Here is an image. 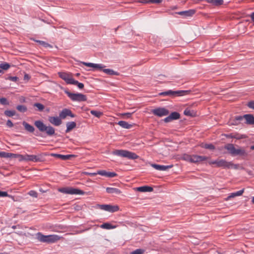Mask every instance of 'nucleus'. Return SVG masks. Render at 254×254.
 <instances>
[{
    "label": "nucleus",
    "mask_w": 254,
    "mask_h": 254,
    "mask_svg": "<svg viewBox=\"0 0 254 254\" xmlns=\"http://www.w3.org/2000/svg\"><path fill=\"white\" fill-rule=\"evenodd\" d=\"M35 126L38 129L41 133H44L46 136H53L56 135L55 129L51 126H46L41 120L35 121L34 123ZM37 136H40L45 137V135H43L42 134H35Z\"/></svg>",
    "instance_id": "obj_1"
},
{
    "label": "nucleus",
    "mask_w": 254,
    "mask_h": 254,
    "mask_svg": "<svg viewBox=\"0 0 254 254\" xmlns=\"http://www.w3.org/2000/svg\"><path fill=\"white\" fill-rule=\"evenodd\" d=\"M81 64H82L83 65L88 66V67H93V70L94 69H99L100 70H102L104 72L106 73L108 75H119L120 73L117 71H115L111 69H104V67H105V65H104L102 64H94V63H86L84 62H81Z\"/></svg>",
    "instance_id": "obj_2"
},
{
    "label": "nucleus",
    "mask_w": 254,
    "mask_h": 254,
    "mask_svg": "<svg viewBox=\"0 0 254 254\" xmlns=\"http://www.w3.org/2000/svg\"><path fill=\"white\" fill-rule=\"evenodd\" d=\"M36 236L39 241L43 243H54L60 239V237L58 235H44L40 232L37 233Z\"/></svg>",
    "instance_id": "obj_3"
},
{
    "label": "nucleus",
    "mask_w": 254,
    "mask_h": 254,
    "mask_svg": "<svg viewBox=\"0 0 254 254\" xmlns=\"http://www.w3.org/2000/svg\"><path fill=\"white\" fill-rule=\"evenodd\" d=\"M114 155L127 158L128 159L134 160L139 158L135 153L126 150H115L112 152Z\"/></svg>",
    "instance_id": "obj_4"
},
{
    "label": "nucleus",
    "mask_w": 254,
    "mask_h": 254,
    "mask_svg": "<svg viewBox=\"0 0 254 254\" xmlns=\"http://www.w3.org/2000/svg\"><path fill=\"white\" fill-rule=\"evenodd\" d=\"M224 148L228 150L229 154L232 156H246L247 153L244 149L240 148H236L234 145L231 143L227 144L224 146Z\"/></svg>",
    "instance_id": "obj_5"
},
{
    "label": "nucleus",
    "mask_w": 254,
    "mask_h": 254,
    "mask_svg": "<svg viewBox=\"0 0 254 254\" xmlns=\"http://www.w3.org/2000/svg\"><path fill=\"white\" fill-rule=\"evenodd\" d=\"M190 90H178L172 91L171 90L159 93L160 96H182L189 94Z\"/></svg>",
    "instance_id": "obj_6"
},
{
    "label": "nucleus",
    "mask_w": 254,
    "mask_h": 254,
    "mask_svg": "<svg viewBox=\"0 0 254 254\" xmlns=\"http://www.w3.org/2000/svg\"><path fill=\"white\" fill-rule=\"evenodd\" d=\"M64 92L73 101L82 102L87 100L86 96L81 93H72L68 90H65Z\"/></svg>",
    "instance_id": "obj_7"
},
{
    "label": "nucleus",
    "mask_w": 254,
    "mask_h": 254,
    "mask_svg": "<svg viewBox=\"0 0 254 254\" xmlns=\"http://www.w3.org/2000/svg\"><path fill=\"white\" fill-rule=\"evenodd\" d=\"M59 191L64 193L70 194H84L85 193V192L82 190L71 187L60 188Z\"/></svg>",
    "instance_id": "obj_8"
},
{
    "label": "nucleus",
    "mask_w": 254,
    "mask_h": 254,
    "mask_svg": "<svg viewBox=\"0 0 254 254\" xmlns=\"http://www.w3.org/2000/svg\"><path fill=\"white\" fill-rule=\"evenodd\" d=\"M238 164H234L232 162H227L224 159H219L218 167H222L224 169L234 168L238 169L239 168Z\"/></svg>",
    "instance_id": "obj_9"
},
{
    "label": "nucleus",
    "mask_w": 254,
    "mask_h": 254,
    "mask_svg": "<svg viewBox=\"0 0 254 254\" xmlns=\"http://www.w3.org/2000/svg\"><path fill=\"white\" fill-rule=\"evenodd\" d=\"M151 113L155 116L162 117L169 114V111L163 107H159L151 110Z\"/></svg>",
    "instance_id": "obj_10"
},
{
    "label": "nucleus",
    "mask_w": 254,
    "mask_h": 254,
    "mask_svg": "<svg viewBox=\"0 0 254 254\" xmlns=\"http://www.w3.org/2000/svg\"><path fill=\"white\" fill-rule=\"evenodd\" d=\"M58 75L60 78L64 80L67 84H71V82L73 80L72 77V74L71 73H67L65 72H59Z\"/></svg>",
    "instance_id": "obj_11"
},
{
    "label": "nucleus",
    "mask_w": 254,
    "mask_h": 254,
    "mask_svg": "<svg viewBox=\"0 0 254 254\" xmlns=\"http://www.w3.org/2000/svg\"><path fill=\"white\" fill-rule=\"evenodd\" d=\"M26 157L25 158V161H33L34 162H42L44 160L43 156L42 154L35 155H28L26 154Z\"/></svg>",
    "instance_id": "obj_12"
},
{
    "label": "nucleus",
    "mask_w": 254,
    "mask_h": 254,
    "mask_svg": "<svg viewBox=\"0 0 254 254\" xmlns=\"http://www.w3.org/2000/svg\"><path fill=\"white\" fill-rule=\"evenodd\" d=\"M180 114L178 112H174L170 114L167 117L165 118L164 119V121L165 123H169L172 121L173 120H178L180 118Z\"/></svg>",
    "instance_id": "obj_13"
},
{
    "label": "nucleus",
    "mask_w": 254,
    "mask_h": 254,
    "mask_svg": "<svg viewBox=\"0 0 254 254\" xmlns=\"http://www.w3.org/2000/svg\"><path fill=\"white\" fill-rule=\"evenodd\" d=\"M195 12L196 10L195 9H189L188 10L177 12L176 13L182 16L183 18H187L192 16Z\"/></svg>",
    "instance_id": "obj_14"
},
{
    "label": "nucleus",
    "mask_w": 254,
    "mask_h": 254,
    "mask_svg": "<svg viewBox=\"0 0 254 254\" xmlns=\"http://www.w3.org/2000/svg\"><path fill=\"white\" fill-rule=\"evenodd\" d=\"M59 115L60 118L62 119H65L67 116H70L71 118L75 117V115L73 114L69 109L66 108L63 109L60 112Z\"/></svg>",
    "instance_id": "obj_15"
},
{
    "label": "nucleus",
    "mask_w": 254,
    "mask_h": 254,
    "mask_svg": "<svg viewBox=\"0 0 254 254\" xmlns=\"http://www.w3.org/2000/svg\"><path fill=\"white\" fill-rule=\"evenodd\" d=\"M48 121L51 124L55 126H59L62 123L60 117H49Z\"/></svg>",
    "instance_id": "obj_16"
},
{
    "label": "nucleus",
    "mask_w": 254,
    "mask_h": 254,
    "mask_svg": "<svg viewBox=\"0 0 254 254\" xmlns=\"http://www.w3.org/2000/svg\"><path fill=\"white\" fill-rule=\"evenodd\" d=\"M243 120L244 116H237L232 118L229 121V124L231 125H238Z\"/></svg>",
    "instance_id": "obj_17"
},
{
    "label": "nucleus",
    "mask_w": 254,
    "mask_h": 254,
    "mask_svg": "<svg viewBox=\"0 0 254 254\" xmlns=\"http://www.w3.org/2000/svg\"><path fill=\"white\" fill-rule=\"evenodd\" d=\"M208 158L204 156L192 155L191 163H199L207 160Z\"/></svg>",
    "instance_id": "obj_18"
},
{
    "label": "nucleus",
    "mask_w": 254,
    "mask_h": 254,
    "mask_svg": "<svg viewBox=\"0 0 254 254\" xmlns=\"http://www.w3.org/2000/svg\"><path fill=\"white\" fill-rule=\"evenodd\" d=\"M151 166L155 168V169L159 170V171H166L168 169L171 168L173 167V165H161L159 164H152Z\"/></svg>",
    "instance_id": "obj_19"
},
{
    "label": "nucleus",
    "mask_w": 254,
    "mask_h": 254,
    "mask_svg": "<svg viewBox=\"0 0 254 254\" xmlns=\"http://www.w3.org/2000/svg\"><path fill=\"white\" fill-rule=\"evenodd\" d=\"M245 119V123L248 125H254V117L252 114H246L244 115Z\"/></svg>",
    "instance_id": "obj_20"
},
{
    "label": "nucleus",
    "mask_w": 254,
    "mask_h": 254,
    "mask_svg": "<svg viewBox=\"0 0 254 254\" xmlns=\"http://www.w3.org/2000/svg\"><path fill=\"white\" fill-rule=\"evenodd\" d=\"M52 156L55 157L56 158H60L63 160H66L70 159L71 157H74V155H62L60 154H51Z\"/></svg>",
    "instance_id": "obj_21"
},
{
    "label": "nucleus",
    "mask_w": 254,
    "mask_h": 254,
    "mask_svg": "<svg viewBox=\"0 0 254 254\" xmlns=\"http://www.w3.org/2000/svg\"><path fill=\"white\" fill-rule=\"evenodd\" d=\"M136 190L140 192H151L153 190V189L151 187L144 186L136 188Z\"/></svg>",
    "instance_id": "obj_22"
},
{
    "label": "nucleus",
    "mask_w": 254,
    "mask_h": 254,
    "mask_svg": "<svg viewBox=\"0 0 254 254\" xmlns=\"http://www.w3.org/2000/svg\"><path fill=\"white\" fill-rule=\"evenodd\" d=\"M106 191L108 193L119 194L122 191L117 188L108 187L106 188Z\"/></svg>",
    "instance_id": "obj_23"
},
{
    "label": "nucleus",
    "mask_w": 254,
    "mask_h": 254,
    "mask_svg": "<svg viewBox=\"0 0 254 254\" xmlns=\"http://www.w3.org/2000/svg\"><path fill=\"white\" fill-rule=\"evenodd\" d=\"M226 136L227 138H236L237 139H241L246 137L244 135H241L239 133H230L229 134H226Z\"/></svg>",
    "instance_id": "obj_24"
},
{
    "label": "nucleus",
    "mask_w": 254,
    "mask_h": 254,
    "mask_svg": "<svg viewBox=\"0 0 254 254\" xmlns=\"http://www.w3.org/2000/svg\"><path fill=\"white\" fill-rule=\"evenodd\" d=\"M22 125L24 126L25 130L27 131L32 133L35 131V128L27 122L24 121L22 123Z\"/></svg>",
    "instance_id": "obj_25"
},
{
    "label": "nucleus",
    "mask_w": 254,
    "mask_h": 254,
    "mask_svg": "<svg viewBox=\"0 0 254 254\" xmlns=\"http://www.w3.org/2000/svg\"><path fill=\"white\" fill-rule=\"evenodd\" d=\"M66 129L65 132H69L72 129L76 127V124L74 122H70L66 123Z\"/></svg>",
    "instance_id": "obj_26"
},
{
    "label": "nucleus",
    "mask_w": 254,
    "mask_h": 254,
    "mask_svg": "<svg viewBox=\"0 0 254 254\" xmlns=\"http://www.w3.org/2000/svg\"><path fill=\"white\" fill-rule=\"evenodd\" d=\"M207 3H211L214 6H220L223 4V0H205Z\"/></svg>",
    "instance_id": "obj_27"
},
{
    "label": "nucleus",
    "mask_w": 254,
    "mask_h": 254,
    "mask_svg": "<svg viewBox=\"0 0 254 254\" xmlns=\"http://www.w3.org/2000/svg\"><path fill=\"white\" fill-rule=\"evenodd\" d=\"M118 125L122 127L123 128H126V129H129L133 125L131 124H129L128 123H127L126 121H120L118 123Z\"/></svg>",
    "instance_id": "obj_28"
},
{
    "label": "nucleus",
    "mask_w": 254,
    "mask_h": 254,
    "mask_svg": "<svg viewBox=\"0 0 254 254\" xmlns=\"http://www.w3.org/2000/svg\"><path fill=\"white\" fill-rule=\"evenodd\" d=\"M244 191V189L235 192L231 193L229 196H228L227 200H229L231 198H233L237 196L242 195Z\"/></svg>",
    "instance_id": "obj_29"
},
{
    "label": "nucleus",
    "mask_w": 254,
    "mask_h": 254,
    "mask_svg": "<svg viewBox=\"0 0 254 254\" xmlns=\"http://www.w3.org/2000/svg\"><path fill=\"white\" fill-rule=\"evenodd\" d=\"M35 41L38 43H39L40 45L42 46L43 47L47 48H52L53 46L49 44L48 43H46L45 41H41V40H35Z\"/></svg>",
    "instance_id": "obj_30"
},
{
    "label": "nucleus",
    "mask_w": 254,
    "mask_h": 254,
    "mask_svg": "<svg viewBox=\"0 0 254 254\" xmlns=\"http://www.w3.org/2000/svg\"><path fill=\"white\" fill-rule=\"evenodd\" d=\"M100 175L103 176H107L108 172L106 171L105 170H99L96 173H91L90 174V175L92 176H94L96 175Z\"/></svg>",
    "instance_id": "obj_31"
},
{
    "label": "nucleus",
    "mask_w": 254,
    "mask_h": 254,
    "mask_svg": "<svg viewBox=\"0 0 254 254\" xmlns=\"http://www.w3.org/2000/svg\"><path fill=\"white\" fill-rule=\"evenodd\" d=\"M184 115L188 116L194 117L195 115V113L189 109L188 108L185 109L184 112Z\"/></svg>",
    "instance_id": "obj_32"
},
{
    "label": "nucleus",
    "mask_w": 254,
    "mask_h": 254,
    "mask_svg": "<svg viewBox=\"0 0 254 254\" xmlns=\"http://www.w3.org/2000/svg\"><path fill=\"white\" fill-rule=\"evenodd\" d=\"M109 208L108 212H117L120 209L119 206L118 205H112L110 204L109 205Z\"/></svg>",
    "instance_id": "obj_33"
},
{
    "label": "nucleus",
    "mask_w": 254,
    "mask_h": 254,
    "mask_svg": "<svg viewBox=\"0 0 254 254\" xmlns=\"http://www.w3.org/2000/svg\"><path fill=\"white\" fill-rule=\"evenodd\" d=\"M13 155V153H7L4 151L0 152V157L2 158H11V157Z\"/></svg>",
    "instance_id": "obj_34"
},
{
    "label": "nucleus",
    "mask_w": 254,
    "mask_h": 254,
    "mask_svg": "<svg viewBox=\"0 0 254 254\" xmlns=\"http://www.w3.org/2000/svg\"><path fill=\"white\" fill-rule=\"evenodd\" d=\"M100 227L103 229H111L115 228V226H112L111 224L108 223H105L100 226Z\"/></svg>",
    "instance_id": "obj_35"
},
{
    "label": "nucleus",
    "mask_w": 254,
    "mask_h": 254,
    "mask_svg": "<svg viewBox=\"0 0 254 254\" xmlns=\"http://www.w3.org/2000/svg\"><path fill=\"white\" fill-rule=\"evenodd\" d=\"M33 106L38 108V110L40 112H42L45 109V106L39 103H35L33 104Z\"/></svg>",
    "instance_id": "obj_36"
},
{
    "label": "nucleus",
    "mask_w": 254,
    "mask_h": 254,
    "mask_svg": "<svg viewBox=\"0 0 254 254\" xmlns=\"http://www.w3.org/2000/svg\"><path fill=\"white\" fill-rule=\"evenodd\" d=\"M16 109L18 111H19L20 112H21V113H24V112H26L27 110V107L25 105H18L16 107Z\"/></svg>",
    "instance_id": "obj_37"
},
{
    "label": "nucleus",
    "mask_w": 254,
    "mask_h": 254,
    "mask_svg": "<svg viewBox=\"0 0 254 254\" xmlns=\"http://www.w3.org/2000/svg\"><path fill=\"white\" fill-rule=\"evenodd\" d=\"M4 114L6 116L11 117L14 116L16 112L14 110H5Z\"/></svg>",
    "instance_id": "obj_38"
},
{
    "label": "nucleus",
    "mask_w": 254,
    "mask_h": 254,
    "mask_svg": "<svg viewBox=\"0 0 254 254\" xmlns=\"http://www.w3.org/2000/svg\"><path fill=\"white\" fill-rule=\"evenodd\" d=\"M71 84L76 85L79 89H83L84 88V84L82 83L79 82L78 81L73 79Z\"/></svg>",
    "instance_id": "obj_39"
},
{
    "label": "nucleus",
    "mask_w": 254,
    "mask_h": 254,
    "mask_svg": "<svg viewBox=\"0 0 254 254\" xmlns=\"http://www.w3.org/2000/svg\"><path fill=\"white\" fill-rule=\"evenodd\" d=\"M201 147L204 148L209 149V150H214L215 149V146L212 144L206 143V144H202Z\"/></svg>",
    "instance_id": "obj_40"
},
{
    "label": "nucleus",
    "mask_w": 254,
    "mask_h": 254,
    "mask_svg": "<svg viewBox=\"0 0 254 254\" xmlns=\"http://www.w3.org/2000/svg\"><path fill=\"white\" fill-rule=\"evenodd\" d=\"M90 113L96 117L100 118L103 113L100 111L96 110H91Z\"/></svg>",
    "instance_id": "obj_41"
},
{
    "label": "nucleus",
    "mask_w": 254,
    "mask_h": 254,
    "mask_svg": "<svg viewBox=\"0 0 254 254\" xmlns=\"http://www.w3.org/2000/svg\"><path fill=\"white\" fill-rule=\"evenodd\" d=\"M10 67V65L7 63H2L0 64V68L3 70H7Z\"/></svg>",
    "instance_id": "obj_42"
},
{
    "label": "nucleus",
    "mask_w": 254,
    "mask_h": 254,
    "mask_svg": "<svg viewBox=\"0 0 254 254\" xmlns=\"http://www.w3.org/2000/svg\"><path fill=\"white\" fill-rule=\"evenodd\" d=\"M145 250L141 249H136L130 253V254H143Z\"/></svg>",
    "instance_id": "obj_43"
},
{
    "label": "nucleus",
    "mask_w": 254,
    "mask_h": 254,
    "mask_svg": "<svg viewBox=\"0 0 254 254\" xmlns=\"http://www.w3.org/2000/svg\"><path fill=\"white\" fill-rule=\"evenodd\" d=\"M110 204H100L98 205V207L100 209L104 210L106 211H108L109 207Z\"/></svg>",
    "instance_id": "obj_44"
},
{
    "label": "nucleus",
    "mask_w": 254,
    "mask_h": 254,
    "mask_svg": "<svg viewBox=\"0 0 254 254\" xmlns=\"http://www.w3.org/2000/svg\"><path fill=\"white\" fill-rule=\"evenodd\" d=\"M0 103L3 105H9V102L7 101V99L4 97L0 98Z\"/></svg>",
    "instance_id": "obj_45"
},
{
    "label": "nucleus",
    "mask_w": 254,
    "mask_h": 254,
    "mask_svg": "<svg viewBox=\"0 0 254 254\" xmlns=\"http://www.w3.org/2000/svg\"><path fill=\"white\" fill-rule=\"evenodd\" d=\"M192 156L187 154H184L183 156V159L185 160L191 162Z\"/></svg>",
    "instance_id": "obj_46"
},
{
    "label": "nucleus",
    "mask_w": 254,
    "mask_h": 254,
    "mask_svg": "<svg viewBox=\"0 0 254 254\" xmlns=\"http://www.w3.org/2000/svg\"><path fill=\"white\" fill-rule=\"evenodd\" d=\"M28 194L34 197L37 198L38 197V193L35 190H30Z\"/></svg>",
    "instance_id": "obj_47"
},
{
    "label": "nucleus",
    "mask_w": 254,
    "mask_h": 254,
    "mask_svg": "<svg viewBox=\"0 0 254 254\" xmlns=\"http://www.w3.org/2000/svg\"><path fill=\"white\" fill-rule=\"evenodd\" d=\"M219 159H217L215 161H210L208 162V163L210 165H212V164L215 165V167H218V163H219Z\"/></svg>",
    "instance_id": "obj_48"
},
{
    "label": "nucleus",
    "mask_w": 254,
    "mask_h": 254,
    "mask_svg": "<svg viewBox=\"0 0 254 254\" xmlns=\"http://www.w3.org/2000/svg\"><path fill=\"white\" fill-rule=\"evenodd\" d=\"M247 105L249 108L254 110V101L249 102Z\"/></svg>",
    "instance_id": "obj_49"
},
{
    "label": "nucleus",
    "mask_w": 254,
    "mask_h": 254,
    "mask_svg": "<svg viewBox=\"0 0 254 254\" xmlns=\"http://www.w3.org/2000/svg\"><path fill=\"white\" fill-rule=\"evenodd\" d=\"M117 176V174L115 172H108L107 177L113 178Z\"/></svg>",
    "instance_id": "obj_50"
},
{
    "label": "nucleus",
    "mask_w": 254,
    "mask_h": 254,
    "mask_svg": "<svg viewBox=\"0 0 254 254\" xmlns=\"http://www.w3.org/2000/svg\"><path fill=\"white\" fill-rule=\"evenodd\" d=\"M8 79L13 82H16L18 80L19 78L17 76H9Z\"/></svg>",
    "instance_id": "obj_51"
},
{
    "label": "nucleus",
    "mask_w": 254,
    "mask_h": 254,
    "mask_svg": "<svg viewBox=\"0 0 254 254\" xmlns=\"http://www.w3.org/2000/svg\"><path fill=\"white\" fill-rule=\"evenodd\" d=\"M9 195L6 191H2L0 190V197L9 196Z\"/></svg>",
    "instance_id": "obj_52"
},
{
    "label": "nucleus",
    "mask_w": 254,
    "mask_h": 254,
    "mask_svg": "<svg viewBox=\"0 0 254 254\" xmlns=\"http://www.w3.org/2000/svg\"><path fill=\"white\" fill-rule=\"evenodd\" d=\"M150 3H160L163 0H147Z\"/></svg>",
    "instance_id": "obj_53"
},
{
    "label": "nucleus",
    "mask_w": 254,
    "mask_h": 254,
    "mask_svg": "<svg viewBox=\"0 0 254 254\" xmlns=\"http://www.w3.org/2000/svg\"><path fill=\"white\" fill-rule=\"evenodd\" d=\"M17 157L19 158V160L20 161H22V160L25 161V158H26V155H23L18 154V155H17Z\"/></svg>",
    "instance_id": "obj_54"
},
{
    "label": "nucleus",
    "mask_w": 254,
    "mask_h": 254,
    "mask_svg": "<svg viewBox=\"0 0 254 254\" xmlns=\"http://www.w3.org/2000/svg\"><path fill=\"white\" fill-rule=\"evenodd\" d=\"M6 125H7V127H12L13 126V123L9 120H7V121L6 122Z\"/></svg>",
    "instance_id": "obj_55"
},
{
    "label": "nucleus",
    "mask_w": 254,
    "mask_h": 254,
    "mask_svg": "<svg viewBox=\"0 0 254 254\" xmlns=\"http://www.w3.org/2000/svg\"><path fill=\"white\" fill-rule=\"evenodd\" d=\"M132 113H127L122 114L123 116H125L127 118H130L131 116Z\"/></svg>",
    "instance_id": "obj_56"
},
{
    "label": "nucleus",
    "mask_w": 254,
    "mask_h": 254,
    "mask_svg": "<svg viewBox=\"0 0 254 254\" xmlns=\"http://www.w3.org/2000/svg\"><path fill=\"white\" fill-rule=\"evenodd\" d=\"M30 79V76L28 74H25L24 76V80H29Z\"/></svg>",
    "instance_id": "obj_57"
},
{
    "label": "nucleus",
    "mask_w": 254,
    "mask_h": 254,
    "mask_svg": "<svg viewBox=\"0 0 254 254\" xmlns=\"http://www.w3.org/2000/svg\"><path fill=\"white\" fill-rule=\"evenodd\" d=\"M250 17L252 18L253 21L254 22V12L251 14Z\"/></svg>",
    "instance_id": "obj_58"
},
{
    "label": "nucleus",
    "mask_w": 254,
    "mask_h": 254,
    "mask_svg": "<svg viewBox=\"0 0 254 254\" xmlns=\"http://www.w3.org/2000/svg\"><path fill=\"white\" fill-rule=\"evenodd\" d=\"M142 2H143V3H150V2L148 1L147 0H142Z\"/></svg>",
    "instance_id": "obj_59"
},
{
    "label": "nucleus",
    "mask_w": 254,
    "mask_h": 254,
    "mask_svg": "<svg viewBox=\"0 0 254 254\" xmlns=\"http://www.w3.org/2000/svg\"><path fill=\"white\" fill-rule=\"evenodd\" d=\"M17 155L18 154H13V155H12L11 157H14V158L18 157Z\"/></svg>",
    "instance_id": "obj_60"
},
{
    "label": "nucleus",
    "mask_w": 254,
    "mask_h": 254,
    "mask_svg": "<svg viewBox=\"0 0 254 254\" xmlns=\"http://www.w3.org/2000/svg\"><path fill=\"white\" fill-rule=\"evenodd\" d=\"M251 149L254 150V145L251 146Z\"/></svg>",
    "instance_id": "obj_61"
},
{
    "label": "nucleus",
    "mask_w": 254,
    "mask_h": 254,
    "mask_svg": "<svg viewBox=\"0 0 254 254\" xmlns=\"http://www.w3.org/2000/svg\"><path fill=\"white\" fill-rule=\"evenodd\" d=\"M252 202L253 204H254V196L252 197Z\"/></svg>",
    "instance_id": "obj_62"
},
{
    "label": "nucleus",
    "mask_w": 254,
    "mask_h": 254,
    "mask_svg": "<svg viewBox=\"0 0 254 254\" xmlns=\"http://www.w3.org/2000/svg\"><path fill=\"white\" fill-rule=\"evenodd\" d=\"M176 8H177V6H173V7H172V9H176Z\"/></svg>",
    "instance_id": "obj_63"
},
{
    "label": "nucleus",
    "mask_w": 254,
    "mask_h": 254,
    "mask_svg": "<svg viewBox=\"0 0 254 254\" xmlns=\"http://www.w3.org/2000/svg\"><path fill=\"white\" fill-rule=\"evenodd\" d=\"M79 75H80V73H76V75L77 76H79Z\"/></svg>",
    "instance_id": "obj_64"
}]
</instances>
